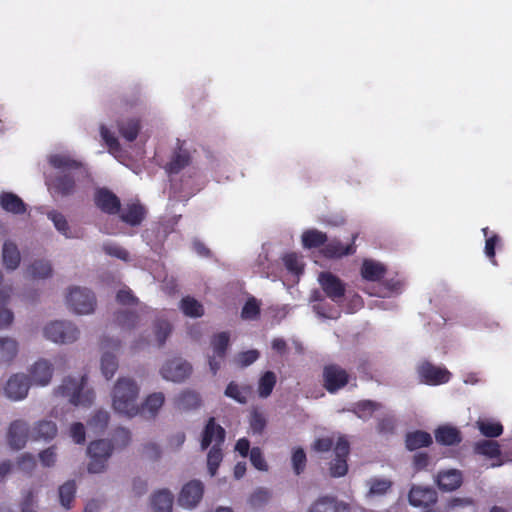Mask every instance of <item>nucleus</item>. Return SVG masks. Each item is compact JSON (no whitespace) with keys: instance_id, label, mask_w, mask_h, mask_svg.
<instances>
[{"instance_id":"f257e3e1","label":"nucleus","mask_w":512,"mask_h":512,"mask_svg":"<svg viewBox=\"0 0 512 512\" xmlns=\"http://www.w3.org/2000/svg\"><path fill=\"white\" fill-rule=\"evenodd\" d=\"M48 161L57 170L55 175L46 179V184L52 192L67 197L90 185L91 178L86 166L69 154H52Z\"/></svg>"},{"instance_id":"f03ea898","label":"nucleus","mask_w":512,"mask_h":512,"mask_svg":"<svg viewBox=\"0 0 512 512\" xmlns=\"http://www.w3.org/2000/svg\"><path fill=\"white\" fill-rule=\"evenodd\" d=\"M140 386L129 376L119 377L111 391L113 410L127 418H134L140 413L138 398Z\"/></svg>"},{"instance_id":"7ed1b4c3","label":"nucleus","mask_w":512,"mask_h":512,"mask_svg":"<svg viewBox=\"0 0 512 512\" xmlns=\"http://www.w3.org/2000/svg\"><path fill=\"white\" fill-rule=\"evenodd\" d=\"M55 393L66 398L74 406L88 407L95 399V392L88 386L86 375L64 378Z\"/></svg>"},{"instance_id":"20e7f679","label":"nucleus","mask_w":512,"mask_h":512,"mask_svg":"<svg viewBox=\"0 0 512 512\" xmlns=\"http://www.w3.org/2000/svg\"><path fill=\"white\" fill-rule=\"evenodd\" d=\"M43 335L57 344H71L78 340L80 331L71 321L55 320L44 326Z\"/></svg>"},{"instance_id":"39448f33","label":"nucleus","mask_w":512,"mask_h":512,"mask_svg":"<svg viewBox=\"0 0 512 512\" xmlns=\"http://www.w3.org/2000/svg\"><path fill=\"white\" fill-rule=\"evenodd\" d=\"M66 304L74 313L87 315L94 312L96 297L95 294L86 287L73 286L68 289Z\"/></svg>"},{"instance_id":"423d86ee","label":"nucleus","mask_w":512,"mask_h":512,"mask_svg":"<svg viewBox=\"0 0 512 512\" xmlns=\"http://www.w3.org/2000/svg\"><path fill=\"white\" fill-rule=\"evenodd\" d=\"M87 451L90 456L88 471L96 474L105 470L107 460L112 454L113 446L110 441L100 439L91 442Z\"/></svg>"},{"instance_id":"0eeeda50","label":"nucleus","mask_w":512,"mask_h":512,"mask_svg":"<svg viewBox=\"0 0 512 512\" xmlns=\"http://www.w3.org/2000/svg\"><path fill=\"white\" fill-rule=\"evenodd\" d=\"M318 282L325 293L334 303L339 304L345 295V284L331 272H321Z\"/></svg>"},{"instance_id":"6e6552de","label":"nucleus","mask_w":512,"mask_h":512,"mask_svg":"<svg viewBox=\"0 0 512 512\" xmlns=\"http://www.w3.org/2000/svg\"><path fill=\"white\" fill-rule=\"evenodd\" d=\"M229 333L220 332L215 334L211 339L213 355L209 356V367L213 375H215L221 367V363L226 355L229 346Z\"/></svg>"},{"instance_id":"1a4fd4ad","label":"nucleus","mask_w":512,"mask_h":512,"mask_svg":"<svg viewBox=\"0 0 512 512\" xmlns=\"http://www.w3.org/2000/svg\"><path fill=\"white\" fill-rule=\"evenodd\" d=\"M119 347V340L107 338L102 341V348L106 351L103 352L101 357V372L107 380L111 379L118 369L117 357L108 349L118 350Z\"/></svg>"},{"instance_id":"9d476101","label":"nucleus","mask_w":512,"mask_h":512,"mask_svg":"<svg viewBox=\"0 0 512 512\" xmlns=\"http://www.w3.org/2000/svg\"><path fill=\"white\" fill-rule=\"evenodd\" d=\"M30 385V380L25 374H14L4 387L5 396L12 401H21L27 397Z\"/></svg>"},{"instance_id":"9b49d317","label":"nucleus","mask_w":512,"mask_h":512,"mask_svg":"<svg viewBox=\"0 0 512 512\" xmlns=\"http://www.w3.org/2000/svg\"><path fill=\"white\" fill-rule=\"evenodd\" d=\"M421 382L428 385H439L450 380L451 373L442 367L434 366L430 362H424L417 369Z\"/></svg>"},{"instance_id":"f8f14e48","label":"nucleus","mask_w":512,"mask_h":512,"mask_svg":"<svg viewBox=\"0 0 512 512\" xmlns=\"http://www.w3.org/2000/svg\"><path fill=\"white\" fill-rule=\"evenodd\" d=\"M191 365L180 358L167 361L161 368L162 377L168 381L181 382L191 373Z\"/></svg>"},{"instance_id":"ddd939ff","label":"nucleus","mask_w":512,"mask_h":512,"mask_svg":"<svg viewBox=\"0 0 512 512\" xmlns=\"http://www.w3.org/2000/svg\"><path fill=\"white\" fill-rule=\"evenodd\" d=\"M204 486L199 480H192L186 483L178 498L180 506L188 509H192L197 506L203 497Z\"/></svg>"},{"instance_id":"4468645a","label":"nucleus","mask_w":512,"mask_h":512,"mask_svg":"<svg viewBox=\"0 0 512 512\" xmlns=\"http://www.w3.org/2000/svg\"><path fill=\"white\" fill-rule=\"evenodd\" d=\"M324 384L330 393H334L344 387L348 382L347 372L338 365H328L323 372Z\"/></svg>"},{"instance_id":"2eb2a0df","label":"nucleus","mask_w":512,"mask_h":512,"mask_svg":"<svg viewBox=\"0 0 512 512\" xmlns=\"http://www.w3.org/2000/svg\"><path fill=\"white\" fill-rule=\"evenodd\" d=\"M29 425L24 420L13 421L8 429L7 441L13 450H20L25 447L28 439Z\"/></svg>"},{"instance_id":"dca6fc26","label":"nucleus","mask_w":512,"mask_h":512,"mask_svg":"<svg viewBox=\"0 0 512 512\" xmlns=\"http://www.w3.org/2000/svg\"><path fill=\"white\" fill-rule=\"evenodd\" d=\"M29 374L32 385L47 386L53 376V365L46 359H40L31 366Z\"/></svg>"},{"instance_id":"f3484780","label":"nucleus","mask_w":512,"mask_h":512,"mask_svg":"<svg viewBox=\"0 0 512 512\" xmlns=\"http://www.w3.org/2000/svg\"><path fill=\"white\" fill-rule=\"evenodd\" d=\"M95 204L104 213L114 215L120 212L119 198L110 190L100 188L95 192Z\"/></svg>"},{"instance_id":"a211bd4d","label":"nucleus","mask_w":512,"mask_h":512,"mask_svg":"<svg viewBox=\"0 0 512 512\" xmlns=\"http://www.w3.org/2000/svg\"><path fill=\"white\" fill-rule=\"evenodd\" d=\"M408 499L414 507H428L437 501V493L431 487L413 485Z\"/></svg>"},{"instance_id":"6ab92c4d","label":"nucleus","mask_w":512,"mask_h":512,"mask_svg":"<svg viewBox=\"0 0 512 512\" xmlns=\"http://www.w3.org/2000/svg\"><path fill=\"white\" fill-rule=\"evenodd\" d=\"M310 301L314 303L313 311L321 318L338 319L341 315L340 309L329 304L318 290L312 291Z\"/></svg>"},{"instance_id":"aec40b11","label":"nucleus","mask_w":512,"mask_h":512,"mask_svg":"<svg viewBox=\"0 0 512 512\" xmlns=\"http://www.w3.org/2000/svg\"><path fill=\"white\" fill-rule=\"evenodd\" d=\"M225 440V430L210 418L203 430L201 448L207 449L210 445H222Z\"/></svg>"},{"instance_id":"412c9836","label":"nucleus","mask_w":512,"mask_h":512,"mask_svg":"<svg viewBox=\"0 0 512 512\" xmlns=\"http://www.w3.org/2000/svg\"><path fill=\"white\" fill-rule=\"evenodd\" d=\"M165 402V395L162 392L149 394L140 406V413L147 419H154Z\"/></svg>"},{"instance_id":"4be33fe9","label":"nucleus","mask_w":512,"mask_h":512,"mask_svg":"<svg viewBox=\"0 0 512 512\" xmlns=\"http://www.w3.org/2000/svg\"><path fill=\"white\" fill-rule=\"evenodd\" d=\"M120 219L130 226H138L145 218L146 210L139 203H129L120 207Z\"/></svg>"},{"instance_id":"5701e85b","label":"nucleus","mask_w":512,"mask_h":512,"mask_svg":"<svg viewBox=\"0 0 512 512\" xmlns=\"http://www.w3.org/2000/svg\"><path fill=\"white\" fill-rule=\"evenodd\" d=\"M462 480L461 472L455 469L439 472L436 478L439 489L447 492L459 488Z\"/></svg>"},{"instance_id":"b1692460","label":"nucleus","mask_w":512,"mask_h":512,"mask_svg":"<svg viewBox=\"0 0 512 512\" xmlns=\"http://www.w3.org/2000/svg\"><path fill=\"white\" fill-rule=\"evenodd\" d=\"M2 262L7 270L14 271L18 268L21 262V254L17 245L6 240L2 247Z\"/></svg>"},{"instance_id":"393cba45","label":"nucleus","mask_w":512,"mask_h":512,"mask_svg":"<svg viewBox=\"0 0 512 512\" xmlns=\"http://www.w3.org/2000/svg\"><path fill=\"white\" fill-rule=\"evenodd\" d=\"M47 218L53 223L55 229L67 239L78 238L79 234L69 225L65 215L57 210L47 213Z\"/></svg>"},{"instance_id":"a878e982","label":"nucleus","mask_w":512,"mask_h":512,"mask_svg":"<svg viewBox=\"0 0 512 512\" xmlns=\"http://www.w3.org/2000/svg\"><path fill=\"white\" fill-rule=\"evenodd\" d=\"M0 205L5 211L12 214H23L26 212V204L12 192H2L0 194Z\"/></svg>"},{"instance_id":"bb28decb","label":"nucleus","mask_w":512,"mask_h":512,"mask_svg":"<svg viewBox=\"0 0 512 512\" xmlns=\"http://www.w3.org/2000/svg\"><path fill=\"white\" fill-rule=\"evenodd\" d=\"M385 266L377 261L366 259L363 261L361 275L368 281H379L385 275Z\"/></svg>"},{"instance_id":"cd10ccee","label":"nucleus","mask_w":512,"mask_h":512,"mask_svg":"<svg viewBox=\"0 0 512 512\" xmlns=\"http://www.w3.org/2000/svg\"><path fill=\"white\" fill-rule=\"evenodd\" d=\"M436 441L446 446L456 445L461 442V435L457 428L449 425L440 426L435 431Z\"/></svg>"},{"instance_id":"c85d7f7f","label":"nucleus","mask_w":512,"mask_h":512,"mask_svg":"<svg viewBox=\"0 0 512 512\" xmlns=\"http://www.w3.org/2000/svg\"><path fill=\"white\" fill-rule=\"evenodd\" d=\"M190 163V155L189 152L181 147L176 150L170 162L166 166V171L169 175L178 174L182 169L188 166Z\"/></svg>"},{"instance_id":"c756f323","label":"nucleus","mask_w":512,"mask_h":512,"mask_svg":"<svg viewBox=\"0 0 512 512\" xmlns=\"http://www.w3.org/2000/svg\"><path fill=\"white\" fill-rule=\"evenodd\" d=\"M201 405L199 393L193 390H185L175 398V406L179 410H192Z\"/></svg>"},{"instance_id":"7c9ffc66","label":"nucleus","mask_w":512,"mask_h":512,"mask_svg":"<svg viewBox=\"0 0 512 512\" xmlns=\"http://www.w3.org/2000/svg\"><path fill=\"white\" fill-rule=\"evenodd\" d=\"M322 252L327 258H339L353 254L355 247L353 244L344 245L339 240H331L324 246Z\"/></svg>"},{"instance_id":"2f4dec72","label":"nucleus","mask_w":512,"mask_h":512,"mask_svg":"<svg viewBox=\"0 0 512 512\" xmlns=\"http://www.w3.org/2000/svg\"><path fill=\"white\" fill-rule=\"evenodd\" d=\"M173 495L168 490H160L153 494L151 506L155 512H171Z\"/></svg>"},{"instance_id":"473e14b6","label":"nucleus","mask_w":512,"mask_h":512,"mask_svg":"<svg viewBox=\"0 0 512 512\" xmlns=\"http://www.w3.org/2000/svg\"><path fill=\"white\" fill-rule=\"evenodd\" d=\"M172 332L171 323L164 317H158L153 324V335L159 347L163 346Z\"/></svg>"},{"instance_id":"72a5a7b5","label":"nucleus","mask_w":512,"mask_h":512,"mask_svg":"<svg viewBox=\"0 0 512 512\" xmlns=\"http://www.w3.org/2000/svg\"><path fill=\"white\" fill-rule=\"evenodd\" d=\"M476 425L480 433L488 438H496L503 433L502 424L494 419H479Z\"/></svg>"},{"instance_id":"f704fd0d","label":"nucleus","mask_w":512,"mask_h":512,"mask_svg":"<svg viewBox=\"0 0 512 512\" xmlns=\"http://www.w3.org/2000/svg\"><path fill=\"white\" fill-rule=\"evenodd\" d=\"M18 353V342L10 337L0 338V363H10Z\"/></svg>"},{"instance_id":"c9c22d12","label":"nucleus","mask_w":512,"mask_h":512,"mask_svg":"<svg viewBox=\"0 0 512 512\" xmlns=\"http://www.w3.org/2000/svg\"><path fill=\"white\" fill-rule=\"evenodd\" d=\"M383 406L380 403L371 401V400H363L357 402L353 407V412L363 420H368L373 416L375 412L381 410Z\"/></svg>"},{"instance_id":"e433bc0d","label":"nucleus","mask_w":512,"mask_h":512,"mask_svg":"<svg viewBox=\"0 0 512 512\" xmlns=\"http://www.w3.org/2000/svg\"><path fill=\"white\" fill-rule=\"evenodd\" d=\"M140 122L137 119H128L118 122L120 135L128 142H133L140 131Z\"/></svg>"},{"instance_id":"4c0bfd02","label":"nucleus","mask_w":512,"mask_h":512,"mask_svg":"<svg viewBox=\"0 0 512 512\" xmlns=\"http://www.w3.org/2000/svg\"><path fill=\"white\" fill-rule=\"evenodd\" d=\"M432 443V437L424 431H414L406 436V447L409 450H416Z\"/></svg>"},{"instance_id":"58836bf2","label":"nucleus","mask_w":512,"mask_h":512,"mask_svg":"<svg viewBox=\"0 0 512 512\" xmlns=\"http://www.w3.org/2000/svg\"><path fill=\"white\" fill-rule=\"evenodd\" d=\"M180 309L184 315L192 318H198L204 314L203 305L191 296H186L181 300Z\"/></svg>"},{"instance_id":"ea45409f","label":"nucleus","mask_w":512,"mask_h":512,"mask_svg":"<svg viewBox=\"0 0 512 512\" xmlns=\"http://www.w3.org/2000/svg\"><path fill=\"white\" fill-rule=\"evenodd\" d=\"M100 135L102 140L108 147V151L115 158L119 159L122 156V149L120 147L117 137L105 125L100 126Z\"/></svg>"},{"instance_id":"a19ab883","label":"nucleus","mask_w":512,"mask_h":512,"mask_svg":"<svg viewBox=\"0 0 512 512\" xmlns=\"http://www.w3.org/2000/svg\"><path fill=\"white\" fill-rule=\"evenodd\" d=\"M115 321L125 329H134L140 323V314L127 309L119 310L115 315Z\"/></svg>"},{"instance_id":"79ce46f5","label":"nucleus","mask_w":512,"mask_h":512,"mask_svg":"<svg viewBox=\"0 0 512 512\" xmlns=\"http://www.w3.org/2000/svg\"><path fill=\"white\" fill-rule=\"evenodd\" d=\"M327 241V235L316 229H310L302 234V244L304 248H317Z\"/></svg>"},{"instance_id":"37998d69","label":"nucleus","mask_w":512,"mask_h":512,"mask_svg":"<svg viewBox=\"0 0 512 512\" xmlns=\"http://www.w3.org/2000/svg\"><path fill=\"white\" fill-rule=\"evenodd\" d=\"M187 172L189 175L181 180L180 190L190 196L201 189V183L199 182L200 176L195 168H189Z\"/></svg>"},{"instance_id":"c03bdc74","label":"nucleus","mask_w":512,"mask_h":512,"mask_svg":"<svg viewBox=\"0 0 512 512\" xmlns=\"http://www.w3.org/2000/svg\"><path fill=\"white\" fill-rule=\"evenodd\" d=\"M474 451L477 454L487 456L489 458L499 457L501 454L500 446L493 440H480L475 443Z\"/></svg>"},{"instance_id":"a18cd8bd","label":"nucleus","mask_w":512,"mask_h":512,"mask_svg":"<svg viewBox=\"0 0 512 512\" xmlns=\"http://www.w3.org/2000/svg\"><path fill=\"white\" fill-rule=\"evenodd\" d=\"M276 384V375L272 371H266L258 382V393L261 398H267L271 395Z\"/></svg>"},{"instance_id":"49530a36","label":"nucleus","mask_w":512,"mask_h":512,"mask_svg":"<svg viewBox=\"0 0 512 512\" xmlns=\"http://www.w3.org/2000/svg\"><path fill=\"white\" fill-rule=\"evenodd\" d=\"M110 415L105 410H98L88 421V427L96 434L102 433L109 422Z\"/></svg>"},{"instance_id":"de8ad7c7","label":"nucleus","mask_w":512,"mask_h":512,"mask_svg":"<svg viewBox=\"0 0 512 512\" xmlns=\"http://www.w3.org/2000/svg\"><path fill=\"white\" fill-rule=\"evenodd\" d=\"M36 438L51 440L57 434V426L53 421H40L34 427Z\"/></svg>"},{"instance_id":"09e8293b","label":"nucleus","mask_w":512,"mask_h":512,"mask_svg":"<svg viewBox=\"0 0 512 512\" xmlns=\"http://www.w3.org/2000/svg\"><path fill=\"white\" fill-rule=\"evenodd\" d=\"M28 271L33 278L46 279L52 274V266L49 261L37 260L30 265Z\"/></svg>"},{"instance_id":"8fccbe9b","label":"nucleus","mask_w":512,"mask_h":512,"mask_svg":"<svg viewBox=\"0 0 512 512\" xmlns=\"http://www.w3.org/2000/svg\"><path fill=\"white\" fill-rule=\"evenodd\" d=\"M76 493V484L74 481H67L59 488V498L61 505L69 509L71 507V503L74 500Z\"/></svg>"},{"instance_id":"3c124183","label":"nucleus","mask_w":512,"mask_h":512,"mask_svg":"<svg viewBox=\"0 0 512 512\" xmlns=\"http://www.w3.org/2000/svg\"><path fill=\"white\" fill-rule=\"evenodd\" d=\"M102 249L108 256L120 259L125 262L130 261L129 252L117 243L105 242L102 246Z\"/></svg>"},{"instance_id":"603ef678","label":"nucleus","mask_w":512,"mask_h":512,"mask_svg":"<svg viewBox=\"0 0 512 512\" xmlns=\"http://www.w3.org/2000/svg\"><path fill=\"white\" fill-rule=\"evenodd\" d=\"M223 458L221 445H213L207 455V466L211 476L216 474Z\"/></svg>"},{"instance_id":"864d4df0","label":"nucleus","mask_w":512,"mask_h":512,"mask_svg":"<svg viewBox=\"0 0 512 512\" xmlns=\"http://www.w3.org/2000/svg\"><path fill=\"white\" fill-rule=\"evenodd\" d=\"M224 394L240 404H245L247 402V388L240 387L233 381L227 385Z\"/></svg>"},{"instance_id":"5fc2aeb1","label":"nucleus","mask_w":512,"mask_h":512,"mask_svg":"<svg viewBox=\"0 0 512 512\" xmlns=\"http://www.w3.org/2000/svg\"><path fill=\"white\" fill-rule=\"evenodd\" d=\"M260 314V304L256 298L251 297L247 300L241 311V317L244 320H255Z\"/></svg>"},{"instance_id":"6e6d98bb","label":"nucleus","mask_w":512,"mask_h":512,"mask_svg":"<svg viewBox=\"0 0 512 512\" xmlns=\"http://www.w3.org/2000/svg\"><path fill=\"white\" fill-rule=\"evenodd\" d=\"M308 512H336L335 498L328 496L319 498Z\"/></svg>"},{"instance_id":"4d7b16f0","label":"nucleus","mask_w":512,"mask_h":512,"mask_svg":"<svg viewBox=\"0 0 512 512\" xmlns=\"http://www.w3.org/2000/svg\"><path fill=\"white\" fill-rule=\"evenodd\" d=\"M284 265L288 271L299 274L303 270V262L295 253L286 254L283 257Z\"/></svg>"},{"instance_id":"13d9d810","label":"nucleus","mask_w":512,"mask_h":512,"mask_svg":"<svg viewBox=\"0 0 512 512\" xmlns=\"http://www.w3.org/2000/svg\"><path fill=\"white\" fill-rule=\"evenodd\" d=\"M482 232L484 236L486 237L485 242V255L491 260V262L496 265V261L494 259L495 257V246L497 242L499 241V237L497 235H493L491 237H488V227H485L482 229Z\"/></svg>"},{"instance_id":"bf43d9fd","label":"nucleus","mask_w":512,"mask_h":512,"mask_svg":"<svg viewBox=\"0 0 512 512\" xmlns=\"http://www.w3.org/2000/svg\"><path fill=\"white\" fill-rule=\"evenodd\" d=\"M292 465L294 472L299 475L301 474L306 466V454L302 448H297L292 454Z\"/></svg>"},{"instance_id":"052dcab7","label":"nucleus","mask_w":512,"mask_h":512,"mask_svg":"<svg viewBox=\"0 0 512 512\" xmlns=\"http://www.w3.org/2000/svg\"><path fill=\"white\" fill-rule=\"evenodd\" d=\"M252 465L260 471H267L268 465L263 457V453L259 447H253L249 454Z\"/></svg>"},{"instance_id":"680f3d73","label":"nucleus","mask_w":512,"mask_h":512,"mask_svg":"<svg viewBox=\"0 0 512 512\" xmlns=\"http://www.w3.org/2000/svg\"><path fill=\"white\" fill-rule=\"evenodd\" d=\"M13 294V285L11 282L4 281L0 272V308L4 307Z\"/></svg>"},{"instance_id":"e2e57ef3","label":"nucleus","mask_w":512,"mask_h":512,"mask_svg":"<svg viewBox=\"0 0 512 512\" xmlns=\"http://www.w3.org/2000/svg\"><path fill=\"white\" fill-rule=\"evenodd\" d=\"M391 481L387 479H372L370 481L369 494L371 495H383L391 487Z\"/></svg>"},{"instance_id":"0e129e2a","label":"nucleus","mask_w":512,"mask_h":512,"mask_svg":"<svg viewBox=\"0 0 512 512\" xmlns=\"http://www.w3.org/2000/svg\"><path fill=\"white\" fill-rule=\"evenodd\" d=\"M117 302L121 305L132 306L138 305V299L134 296L131 289L124 287L120 289L116 295Z\"/></svg>"},{"instance_id":"69168bd1","label":"nucleus","mask_w":512,"mask_h":512,"mask_svg":"<svg viewBox=\"0 0 512 512\" xmlns=\"http://www.w3.org/2000/svg\"><path fill=\"white\" fill-rule=\"evenodd\" d=\"M449 507L453 511L458 508H466L468 512H476L475 502L472 498H454L450 501Z\"/></svg>"},{"instance_id":"338daca9","label":"nucleus","mask_w":512,"mask_h":512,"mask_svg":"<svg viewBox=\"0 0 512 512\" xmlns=\"http://www.w3.org/2000/svg\"><path fill=\"white\" fill-rule=\"evenodd\" d=\"M348 465L346 458L335 457L331 463L330 472L333 477H342L347 473Z\"/></svg>"},{"instance_id":"774afa93","label":"nucleus","mask_w":512,"mask_h":512,"mask_svg":"<svg viewBox=\"0 0 512 512\" xmlns=\"http://www.w3.org/2000/svg\"><path fill=\"white\" fill-rule=\"evenodd\" d=\"M259 357L257 350H248L238 354L236 361L241 367H247L254 363Z\"/></svg>"}]
</instances>
